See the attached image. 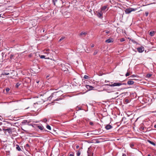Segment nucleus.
I'll use <instances>...</instances> for the list:
<instances>
[{"label": "nucleus", "mask_w": 156, "mask_h": 156, "mask_svg": "<svg viewBox=\"0 0 156 156\" xmlns=\"http://www.w3.org/2000/svg\"><path fill=\"white\" fill-rule=\"evenodd\" d=\"M51 94L52 96L53 97V101H58L61 99V98H58V97L61 95V94H59V92L58 91L54 92Z\"/></svg>", "instance_id": "1"}, {"label": "nucleus", "mask_w": 156, "mask_h": 156, "mask_svg": "<svg viewBox=\"0 0 156 156\" xmlns=\"http://www.w3.org/2000/svg\"><path fill=\"white\" fill-rule=\"evenodd\" d=\"M125 84L126 85V83H121L120 82L119 83H114L113 84H106L105 85V86H108L110 87H114V86H120L122 85Z\"/></svg>", "instance_id": "2"}, {"label": "nucleus", "mask_w": 156, "mask_h": 156, "mask_svg": "<svg viewBox=\"0 0 156 156\" xmlns=\"http://www.w3.org/2000/svg\"><path fill=\"white\" fill-rule=\"evenodd\" d=\"M136 10V9H134L133 8H127L125 10V12L126 14H128L130 13L132 11H135Z\"/></svg>", "instance_id": "3"}, {"label": "nucleus", "mask_w": 156, "mask_h": 156, "mask_svg": "<svg viewBox=\"0 0 156 156\" xmlns=\"http://www.w3.org/2000/svg\"><path fill=\"white\" fill-rule=\"evenodd\" d=\"M137 49L139 52L142 53L144 51V48L143 46H141L140 47L137 48Z\"/></svg>", "instance_id": "4"}, {"label": "nucleus", "mask_w": 156, "mask_h": 156, "mask_svg": "<svg viewBox=\"0 0 156 156\" xmlns=\"http://www.w3.org/2000/svg\"><path fill=\"white\" fill-rule=\"evenodd\" d=\"M85 87L87 89V91L94 90V87L91 86L86 85Z\"/></svg>", "instance_id": "5"}, {"label": "nucleus", "mask_w": 156, "mask_h": 156, "mask_svg": "<svg viewBox=\"0 0 156 156\" xmlns=\"http://www.w3.org/2000/svg\"><path fill=\"white\" fill-rule=\"evenodd\" d=\"M17 55L13 53H12L10 55V58L11 59H16V57Z\"/></svg>", "instance_id": "6"}, {"label": "nucleus", "mask_w": 156, "mask_h": 156, "mask_svg": "<svg viewBox=\"0 0 156 156\" xmlns=\"http://www.w3.org/2000/svg\"><path fill=\"white\" fill-rule=\"evenodd\" d=\"M12 129L11 128H7L6 131H7L9 134H11L12 133Z\"/></svg>", "instance_id": "7"}, {"label": "nucleus", "mask_w": 156, "mask_h": 156, "mask_svg": "<svg viewBox=\"0 0 156 156\" xmlns=\"http://www.w3.org/2000/svg\"><path fill=\"white\" fill-rule=\"evenodd\" d=\"M105 129L107 130H109L112 128V126L108 124L106 125L105 127Z\"/></svg>", "instance_id": "8"}, {"label": "nucleus", "mask_w": 156, "mask_h": 156, "mask_svg": "<svg viewBox=\"0 0 156 156\" xmlns=\"http://www.w3.org/2000/svg\"><path fill=\"white\" fill-rule=\"evenodd\" d=\"M87 153L88 154V156H93V153H92L90 150L89 149V148L87 151Z\"/></svg>", "instance_id": "9"}, {"label": "nucleus", "mask_w": 156, "mask_h": 156, "mask_svg": "<svg viewBox=\"0 0 156 156\" xmlns=\"http://www.w3.org/2000/svg\"><path fill=\"white\" fill-rule=\"evenodd\" d=\"M134 83V82L133 80H129L127 81V83L129 85L133 84Z\"/></svg>", "instance_id": "10"}, {"label": "nucleus", "mask_w": 156, "mask_h": 156, "mask_svg": "<svg viewBox=\"0 0 156 156\" xmlns=\"http://www.w3.org/2000/svg\"><path fill=\"white\" fill-rule=\"evenodd\" d=\"M113 42L112 39L109 38L105 41V42L107 43H110Z\"/></svg>", "instance_id": "11"}, {"label": "nucleus", "mask_w": 156, "mask_h": 156, "mask_svg": "<svg viewBox=\"0 0 156 156\" xmlns=\"http://www.w3.org/2000/svg\"><path fill=\"white\" fill-rule=\"evenodd\" d=\"M103 32L104 33H105H105L103 34L105 35L108 34L110 33V31H108L107 30H104V31H103Z\"/></svg>", "instance_id": "12"}, {"label": "nucleus", "mask_w": 156, "mask_h": 156, "mask_svg": "<svg viewBox=\"0 0 156 156\" xmlns=\"http://www.w3.org/2000/svg\"><path fill=\"white\" fill-rule=\"evenodd\" d=\"M37 127L41 130H43L44 129V127L41 125L37 126Z\"/></svg>", "instance_id": "13"}, {"label": "nucleus", "mask_w": 156, "mask_h": 156, "mask_svg": "<svg viewBox=\"0 0 156 156\" xmlns=\"http://www.w3.org/2000/svg\"><path fill=\"white\" fill-rule=\"evenodd\" d=\"M9 73L8 72H3V73H2L1 74V76H3V75H9Z\"/></svg>", "instance_id": "14"}, {"label": "nucleus", "mask_w": 156, "mask_h": 156, "mask_svg": "<svg viewBox=\"0 0 156 156\" xmlns=\"http://www.w3.org/2000/svg\"><path fill=\"white\" fill-rule=\"evenodd\" d=\"M16 149L18 151H21V149H20L19 146L18 145V144H16Z\"/></svg>", "instance_id": "15"}, {"label": "nucleus", "mask_w": 156, "mask_h": 156, "mask_svg": "<svg viewBox=\"0 0 156 156\" xmlns=\"http://www.w3.org/2000/svg\"><path fill=\"white\" fill-rule=\"evenodd\" d=\"M155 32L154 31H151L149 33V34L151 36H153L154 35Z\"/></svg>", "instance_id": "16"}, {"label": "nucleus", "mask_w": 156, "mask_h": 156, "mask_svg": "<svg viewBox=\"0 0 156 156\" xmlns=\"http://www.w3.org/2000/svg\"><path fill=\"white\" fill-rule=\"evenodd\" d=\"M97 15L100 18L102 16L103 14L101 12H101H99L98 13Z\"/></svg>", "instance_id": "17"}, {"label": "nucleus", "mask_w": 156, "mask_h": 156, "mask_svg": "<svg viewBox=\"0 0 156 156\" xmlns=\"http://www.w3.org/2000/svg\"><path fill=\"white\" fill-rule=\"evenodd\" d=\"M147 141L150 144H152V145H153L154 146H155L156 144H155V143H154V142H152V141H150V140H148Z\"/></svg>", "instance_id": "18"}, {"label": "nucleus", "mask_w": 156, "mask_h": 156, "mask_svg": "<svg viewBox=\"0 0 156 156\" xmlns=\"http://www.w3.org/2000/svg\"><path fill=\"white\" fill-rule=\"evenodd\" d=\"M81 154V151L80 150H79L77 152V153L76 154L77 156H79Z\"/></svg>", "instance_id": "19"}, {"label": "nucleus", "mask_w": 156, "mask_h": 156, "mask_svg": "<svg viewBox=\"0 0 156 156\" xmlns=\"http://www.w3.org/2000/svg\"><path fill=\"white\" fill-rule=\"evenodd\" d=\"M107 8V6H104L102 7L101 8V11L105 10Z\"/></svg>", "instance_id": "20"}, {"label": "nucleus", "mask_w": 156, "mask_h": 156, "mask_svg": "<svg viewBox=\"0 0 156 156\" xmlns=\"http://www.w3.org/2000/svg\"><path fill=\"white\" fill-rule=\"evenodd\" d=\"M52 98H53V97L52 96V94L48 98L47 100L48 101H50Z\"/></svg>", "instance_id": "21"}, {"label": "nucleus", "mask_w": 156, "mask_h": 156, "mask_svg": "<svg viewBox=\"0 0 156 156\" xmlns=\"http://www.w3.org/2000/svg\"><path fill=\"white\" fill-rule=\"evenodd\" d=\"M65 38V37L63 36L61 37V38L59 40L58 42H60L62 40H64Z\"/></svg>", "instance_id": "22"}, {"label": "nucleus", "mask_w": 156, "mask_h": 156, "mask_svg": "<svg viewBox=\"0 0 156 156\" xmlns=\"http://www.w3.org/2000/svg\"><path fill=\"white\" fill-rule=\"evenodd\" d=\"M57 0H52V2L54 5H56V2H57Z\"/></svg>", "instance_id": "23"}, {"label": "nucleus", "mask_w": 156, "mask_h": 156, "mask_svg": "<svg viewBox=\"0 0 156 156\" xmlns=\"http://www.w3.org/2000/svg\"><path fill=\"white\" fill-rule=\"evenodd\" d=\"M46 127L47 128V129H49V130H51V127L49 125H47L46 126Z\"/></svg>", "instance_id": "24"}, {"label": "nucleus", "mask_w": 156, "mask_h": 156, "mask_svg": "<svg viewBox=\"0 0 156 156\" xmlns=\"http://www.w3.org/2000/svg\"><path fill=\"white\" fill-rule=\"evenodd\" d=\"M130 147L132 148H134L133 147L134 146V144L133 143H132L130 144Z\"/></svg>", "instance_id": "25"}, {"label": "nucleus", "mask_w": 156, "mask_h": 156, "mask_svg": "<svg viewBox=\"0 0 156 156\" xmlns=\"http://www.w3.org/2000/svg\"><path fill=\"white\" fill-rule=\"evenodd\" d=\"M39 56L41 58H45V56L44 55H39Z\"/></svg>", "instance_id": "26"}, {"label": "nucleus", "mask_w": 156, "mask_h": 156, "mask_svg": "<svg viewBox=\"0 0 156 156\" xmlns=\"http://www.w3.org/2000/svg\"><path fill=\"white\" fill-rule=\"evenodd\" d=\"M27 122V120H24L22 122V123L23 124H26Z\"/></svg>", "instance_id": "27"}, {"label": "nucleus", "mask_w": 156, "mask_h": 156, "mask_svg": "<svg viewBox=\"0 0 156 156\" xmlns=\"http://www.w3.org/2000/svg\"><path fill=\"white\" fill-rule=\"evenodd\" d=\"M20 85V83H16V87L17 88H18Z\"/></svg>", "instance_id": "28"}, {"label": "nucleus", "mask_w": 156, "mask_h": 156, "mask_svg": "<svg viewBox=\"0 0 156 156\" xmlns=\"http://www.w3.org/2000/svg\"><path fill=\"white\" fill-rule=\"evenodd\" d=\"M151 76L152 75L151 74L148 73L147 74V76L148 78H150Z\"/></svg>", "instance_id": "29"}, {"label": "nucleus", "mask_w": 156, "mask_h": 156, "mask_svg": "<svg viewBox=\"0 0 156 156\" xmlns=\"http://www.w3.org/2000/svg\"><path fill=\"white\" fill-rule=\"evenodd\" d=\"M83 77L85 79H88L89 78V77L86 75H84Z\"/></svg>", "instance_id": "30"}, {"label": "nucleus", "mask_w": 156, "mask_h": 156, "mask_svg": "<svg viewBox=\"0 0 156 156\" xmlns=\"http://www.w3.org/2000/svg\"><path fill=\"white\" fill-rule=\"evenodd\" d=\"M69 156H74V154L73 152H71L69 154Z\"/></svg>", "instance_id": "31"}, {"label": "nucleus", "mask_w": 156, "mask_h": 156, "mask_svg": "<svg viewBox=\"0 0 156 156\" xmlns=\"http://www.w3.org/2000/svg\"><path fill=\"white\" fill-rule=\"evenodd\" d=\"M76 110L77 111H79L80 110H81V109L80 107H77L76 108Z\"/></svg>", "instance_id": "32"}, {"label": "nucleus", "mask_w": 156, "mask_h": 156, "mask_svg": "<svg viewBox=\"0 0 156 156\" xmlns=\"http://www.w3.org/2000/svg\"><path fill=\"white\" fill-rule=\"evenodd\" d=\"M47 122V119L46 118H44V119L43 120V122H44V123H46Z\"/></svg>", "instance_id": "33"}, {"label": "nucleus", "mask_w": 156, "mask_h": 156, "mask_svg": "<svg viewBox=\"0 0 156 156\" xmlns=\"http://www.w3.org/2000/svg\"><path fill=\"white\" fill-rule=\"evenodd\" d=\"M87 34V33L86 32H81L80 33V34L81 35H85L86 34Z\"/></svg>", "instance_id": "34"}, {"label": "nucleus", "mask_w": 156, "mask_h": 156, "mask_svg": "<svg viewBox=\"0 0 156 156\" xmlns=\"http://www.w3.org/2000/svg\"><path fill=\"white\" fill-rule=\"evenodd\" d=\"M125 39L124 38H122L120 39V41L121 42L125 41Z\"/></svg>", "instance_id": "35"}, {"label": "nucleus", "mask_w": 156, "mask_h": 156, "mask_svg": "<svg viewBox=\"0 0 156 156\" xmlns=\"http://www.w3.org/2000/svg\"><path fill=\"white\" fill-rule=\"evenodd\" d=\"M130 75V73H129V72H127L126 75H125V76H129V75Z\"/></svg>", "instance_id": "36"}, {"label": "nucleus", "mask_w": 156, "mask_h": 156, "mask_svg": "<svg viewBox=\"0 0 156 156\" xmlns=\"http://www.w3.org/2000/svg\"><path fill=\"white\" fill-rule=\"evenodd\" d=\"M10 89L9 88H7L6 89V90L7 92H8L9 91Z\"/></svg>", "instance_id": "37"}, {"label": "nucleus", "mask_w": 156, "mask_h": 156, "mask_svg": "<svg viewBox=\"0 0 156 156\" xmlns=\"http://www.w3.org/2000/svg\"><path fill=\"white\" fill-rule=\"evenodd\" d=\"M148 14H149V13L148 12H146L145 13V15L146 16H147L148 15Z\"/></svg>", "instance_id": "38"}, {"label": "nucleus", "mask_w": 156, "mask_h": 156, "mask_svg": "<svg viewBox=\"0 0 156 156\" xmlns=\"http://www.w3.org/2000/svg\"><path fill=\"white\" fill-rule=\"evenodd\" d=\"M6 130H7V129H6L5 128L3 129V130L4 132V133H6L5 131H6Z\"/></svg>", "instance_id": "39"}, {"label": "nucleus", "mask_w": 156, "mask_h": 156, "mask_svg": "<svg viewBox=\"0 0 156 156\" xmlns=\"http://www.w3.org/2000/svg\"><path fill=\"white\" fill-rule=\"evenodd\" d=\"M140 129L142 130H144V127L143 126H141L140 128Z\"/></svg>", "instance_id": "40"}, {"label": "nucleus", "mask_w": 156, "mask_h": 156, "mask_svg": "<svg viewBox=\"0 0 156 156\" xmlns=\"http://www.w3.org/2000/svg\"><path fill=\"white\" fill-rule=\"evenodd\" d=\"M131 41L134 44L136 43V41L134 40H131Z\"/></svg>", "instance_id": "41"}, {"label": "nucleus", "mask_w": 156, "mask_h": 156, "mask_svg": "<svg viewBox=\"0 0 156 156\" xmlns=\"http://www.w3.org/2000/svg\"><path fill=\"white\" fill-rule=\"evenodd\" d=\"M98 53V51H95L94 53V55H95Z\"/></svg>", "instance_id": "42"}, {"label": "nucleus", "mask_w": 156, "mask_h": 156, "mask_svg": "<svg viewBox=\"0 0 156 156\" xmlns=\"http://www.w3.org/2000/svg\"><path fill=\"white\" fill-rule=\"evenodd\" d=\"M89 124L90 125H93V123L92 122H89Z\"/></svg>", "instance_id": "43"}, {"label": "nucleus", "mask_w": 156, "mask_h": 156, "mask_svg": "<svg viewBox=\"0 0 156 156\" xmlns=\"http://www.w3.org/2000/svg\"><path fill=\"white\" fill-rule=\"evenodd\" d=\"M26 146L27 147H30L29 145L28 144H26Z\"/></svg>", "instance_id": "44"}, {"label": "nucleus", "mask_w": 156, "mask_h": 156, "mask_svg": "<svg viewBox=\"0 0 156 156\" xmlns=\"http://www.w3.org/2000/svg\"><path fill=\"white\" fill-rule=\"evenodd\" d=\"M135 76H136L135 75H132L131 77H135Z\"/></svg>", "instance_id": "45"}, {"label": "nucleus", "mask_w": 156, "mask_h": 156, "mask_svg": "<svg viewBox=\"0 0 156 156\" xmlns=\"http://www.w3.org/2000/svg\"><path fill=\"white\" fill-rule=\"evenodd\" d=\"M79 147V145H77L76 146V149H78Z\"/></svg>", "instance_id": "46"}, {"label": "nucleus", "mask_w": 156, "mask_h": 156, "mask_svg": "<svg viewBox=\"0 0 156 156\" xmlns=\"http://www.w3.org/2000/svg\"><path fill=\"white\" fill-rule=\"evenodd\" d=\"M122 156H126V155L125 154H123L122 155Z\"/></svg>", "instance_id": "47"}, {"label": "nucleus", "mask_w": 156, "mask_h": 156, "mask_svg": "<svg viewBox=\"0 0 156 156\" xmlns=\"http://www.w3.org/2000/svg\"><path fill=\"white\" fill-rule=\"evenodd\" d=\"M113 91H113L112 90H110V91H108V92L109 93H110V92H112Z\"/></svg>", "instance_id": "48"}, {"label": "nucleus", "mask_w": 156, "mask_h": 156, "mask_svg": "<svg viewBox=\"0 0 156 156\" xmlns=\"http://www.w3.org/2000/svg\"><path fill=\"white\" fill-rule=\"evenodd\" d=\"M94 44H93L92 45H91V47H94Z\"/></svg>", "instance_id": "49"}, {"label": "nucleus", "mask_w": 156, "mask_h": 156, "mask_svg": "<svg viewBox=\"0 0 156 156\" xmlns=\"http://www.w3.org/2000/svg\"><path fill=\"white\" fill-rule=\"evenodd\" d=\"M89 133H87V136H89Z\"/></svg>", "instance_id": "50"}, {"label": "nucleus", "mask_w": 156, "mask_h": 156, "mask_svg": "<svg viewBox=\"0 0 156 156\" xmlns=\"http://www.w3.org/2000/svg\"><path fill=\"white\" fill-rule=\"evenodd\" d=\"M154 127L155 128H156V125H154Z\"/></svg>", "instance_id": "51"}, {"label": "nucleus", "mask_w": 156, "mask_h": 156, "mask_svg": "<svg viewBox=\"0 0 156 156\" xmlns=\"http://www.w3.org/2000/svg\"><path fill=\"white\" fill-rule=\"evenodd\" d=\"M148 156H151V155L150 154H148Z\"/></svg>", "instance_id": "52"}, {"label": "nucleus", "mask_w": 156, "mask_h": 156, "mask_svg": "<svg viewBox=\"0 0 156 156\" xmlns=\"http://www.w3.org/2000/svg\"><path fill=\"white\" fill-rule=\"evenodd\" d=\"M2 14H0V17H2Z\"/></svg>", "instance_id": "53"}, {"label": "nucleus", "mask_w": 156, "mask_h": 156, "mask_svg": "<svg viewBox=\"0 0 156 156\" xmlns=\"http://www.w3.org/2000/svg\"><path fill=\"white\" fill-rule=\"evenodd\" d=\"M1 124H2L1 122H0V125H1Z\"/></svg>", "instance_id": "54"}, {"label": "nucleus", "mask_w": 156, "mask_h": 156, "mask_svg": "<svg viewBox=\"0 0 156 156\" xmlns=\"http://www.w3.org/2000/svg\"><path fill=\"white\" fill-rule=\"evenodd\" d=\"M48 77H49V76H47V77H46V78Z\"/></svg>", "instance_id": "55"}, {"label": "nucleus", "mask_w": 156, "mask_h": 156, "mask_svg": "<svg viewBox=\"0 0 156 156\" xmlns=\"http://www.w3.org/2000/svg\"><path fill=\"white\" fill-rule=\"evenodd\" d=\"M31 56V55H29V56Z\"/></svg>", "instance_id": "56"}, {"label": "nucleus", "mask_w": 156, "mask_h": 156, "mask_svg": "<svg viewBox=\"0 0 156 156\" xmlns=\"http://www.w3.org/2000/svg\"><path fill=\"white\" fill-rule=\"evenodd\" d=\"M126 101H128V100H126Z\"/></svg>", "instance_id": "57"}, {"label": "nucleus", "mask_w": 156, "mask_h": 156, "mask_svg": "<svg viewBox=\"0 0 156 156\" xmlns=\"http://www.w3.org/2000/svg\"><path fill=\"white\" fill-rule=\"evenodd\" d=\"M126 101H128V100H126Z\"/></svg>", "instance_id": "58"}, {"label": "nucleus", "mask_w": 156, "mask_h": 156, "mask_svg": "<svg viewBox=\"0 0 156 156\" xmlns=\"http://www.w3.org/2000/svg\"><path fill=\"white\" fill-rule=\"evenodd\" d=\"M49 50H47V51H48Z\"/></svg>", "instance_id": "59"}, {"label": "nucleus", "mask_w": 156, "mask_h": 156, "mask_svg": "<svg viewBox=\"0 0 156 156\" xmlns=\"http://www.w3.org/2000/svg\"><path fill=\"white\" fill-rule=\"evenodd\" d=\"M61 156H64L63 155H61Z\"/></svg>", "instance_id": "60"}, {"label": "nucleus", "mask_w": 156, "mask_h": 156, "mask_svg": "<svg viewBox=\"0 0 156 156\" xmlns=\"http://www.w3.org/2000/svg\"><path fill=\"white\" fill-rule=\"evenodd\" d=\"M116 94H118V92H117V93H116Z\"/></svg>", "instance_id": "61"}]
</instances>
